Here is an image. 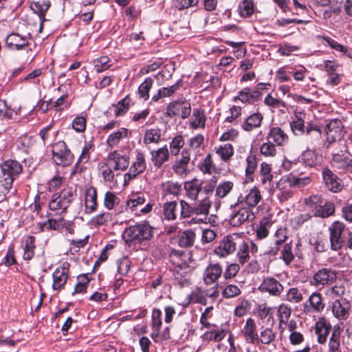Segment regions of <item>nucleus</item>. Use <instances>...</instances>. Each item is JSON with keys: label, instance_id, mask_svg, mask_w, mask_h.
<instances>
[{"label": "nucleus", "instance_id": "nucleus-1", "mask_svg": "<svg viewBox=\"0 0 352 352\" xmlns=\"http://www.w3.org/2000/svg\"><path fill=\"white\" fill-rule=\"evenodd\" d=\"M155 228L148 221H143L126 228L123 238L126 243L142 244L153 238Z\"/></svg>", "mask_w": 352, "mask_h": 352}, {"label": "nucleus", "instance_id": "nucleus-2", "mask_svg": "<svg viewBox=\"0 0 352 352\" xmlns=\"http://www.w3.org/2000/svg\"><path fill=\"white\" fill-rule=\"evenodd\" d=\"M76 197V192L72 188H64L60 193L53 195L49 203V208L58 214L65 213Z\"/></svg>", "mask_w": 352, "mask_h": 352}, {"label": "nucleus", "instance_id": "nucleus-3", "mask_svg": "<svg viewBox=\"0 0 352 352\" xmlns=\"http://www.w3.org/2000/svg\"><path fill=\"white\" fill-rule=\"evenodd\" d=\"M300 164L309 167L315 166L317 164V156L314 151L310 149L306 150L297 159L293 160L285 158L281 166L285 170L297 173Z\"/></svg>", "mask_w": 352, "mask_h": 352}, {"label": "nucleus", "instance_id": "nucleus-4", "mask_svg": "<svg viewBox=\"0 0 352 352\" xmlns=\"http://www.w3.org/2000/svg\"><path fill=\"white\" fill-rule=\"evenodd\" d=\"M52 159L55 164L63 167L72 165L74 155L64 141H58L52 145Z\"/></svg>", "mask_w": 352, "mask_h": 352}, {"label": "nucleus", "instance_id": "nucleus-5", "mask_svg": "<svg viewBox=\"0 0 352 352\" xmlns=\"http://www.w3.org/2000/svg\"><path fill=\"white\" fill-rule=\"evenodd\" d=\"M191 113L190 102L186 99H178L169 102L166 108V117L173 118L177 116L183 120L188 118Z\"/></svg>", "mask_w": 352, "mask_h": 352}, {"label": "nucleus", "instance_id": "nucleus-6", "mask_svg": "<svg viewBox=\"0 0 352 352\" xmlns=\"http://www.w3.org/2000/svg\"><path fill=\"white\" fill-rule=\"evenodd\" d=\"M345 229V224L339 221H334L329 226V239L331 249L332 250L338 251L344 245L345 237L344 236V232Z\"/></svg>", "mask_w": 352, "mask_h": 352}, {"label": "nucleus", "instance_id": "nucleus-7", "mask_svg": "<svg viewBox=\"0 0 352 352\" xmlns=\"http://www.w3.org/2000/svg\"><path fill=\"white\" fill-rule=\"evenodd\" d=\"M327 138L322 142V148L328 149L331 145L340 140L344 134L343 125L338 119L331 120L325 127Z\"/></svg>", "mask_w": 352, "mask_h": 352}, {"label": "nucleus", "instance_id": "nucleus-8", "mask_svg": "<svg viewBox=\"0 0 352 352\" xmlns=\"http://www.w3.org/2000/svg\"><path fill=\"white\" fill-rule=\"evenodd\" d=\"M331 165L339 174L347 172L352 173V157L350 158L344 153L333 154Z\"/></svg>", "mask_w": 352, "mask_h": 352}, {"label": "nucleus", "instance_id": "nucleus-9", "mask_svg": "<svg viewBox=\"0 0 352 352\" xmlns=\"http://www.w3.org/2000/svg\"><path fill=\"white\" fill-rule=\"evenodd\" d=\"M322 179L324 186L331 192H338L342 188V181L329 167L322 170Z\"/></svg>", "mask_w": 352, "mask_h": 352}, {"label": "nucleus", "instance_id": "nucleus-10", "mask_svg": "<svg viewBox=\"0 0 352 352\" xmlns=\"http://www.w3.org/2000/svg\"><path fill=\"white\" fill-rule=\"evenodd\" d=\"M351 307V303L346 298H338L332 302L333 316L340 320H346L349 316Z\"/></svg>", "mask_w": 352, "mask_h": 352}, {"label": "nucleus", "instance_id": "nucleus-11", "mask_svg": "<svg viewBox=\"0 0 352 352\" xmlns=\"http://www.w3.org/2000/svg\"><path fill=\"white\" fill-rule=\"evenodd\" d=\"M238 239L236 235L225 236L223 240L219 243V245L214 249V254L220 257H226L233 253L236 248L235 240Z\"/></svg>", "mask_w": 352, "mask_h": 352}, {"label": "nucleus", "instance_id": "nucleus-12", "mask_svg": "<svg viewBox=\"0 0 352 352\" xmlns=\"http://www.w3.org/2000/svg\"><path fill=\"white\" fill-rule=\"evenodd\" d=\"M336 272L331 268H321L313 276L312 285L318 287L331 284L336 279Z\"/></svg>", "mask_w": 352, "mask_h": 352}, {"label": "nucleus", "instance_id": "nucleus-13", "mask_svg": "<svg viewBox=\"0 0 352 352\" xmlns=\"http://www.w3.org/2000/svg\"><path fill=\"white\" fill-rule=\"evenodd\" d=\"M169 261L177 269L189 268L188 263L192 261V257L184 251L172 249L169 254Z\"/></svg>", "mask_w": 352, "mask_h": 352}, {"label": "nucleus", "instance_id": "nucleus-14", "mask_svg": "<svg viewBox=\"0 0 352 352\" xmlns=\"http://www.w3.org/2000/svg\"><path fill=\"white\" fill-rule=\"evenodd\" d=\"M69 267L68 263H64L60 268H56L53 272V289L59 290L66 284L68 279Z\"/></svg>", "mask_w": 352, "mask_h": 352}, {"label": "nucleus", "instance_id": "nucleus-15", "mask_svg": "<svg viewBox=\"0 0 352 352\" xmlns=\"http://www.w3.org/2000/svg\"><path fill=\"white\" fill-rule=\"evenodd\" d=\"M23 168L21 164L13 160H8L1 164V174L4 176L16 179L22 172Z\"/></svg>", "mask_w": 352, "mask_h": 352}, {"label": "nucleus", "instance_id": "nucleus-16", "mask_svg": "<svg viewBox=\"0 0 352 352\" xmlns=\"http://www.w3.org/2000/svg\"><path fill=\"white\" fill-rule=\"evenodd\" d=\"M129 165V157L126 155H121L117 151L111 152L108 155L107 166H111L113 170H125Z\"/></svg>", "mask_w": 352, "mask_h": 352}, {"label": "nucleus", "instance_id": "nucleus-17", "mask_svg": "<svg viewBox=\"0 0 352 352\" xmlns=\"http://www.w3.org/2000/svg\"><path fill=\"white\" fill-rule=\"evenodd\" d=\"M6 45L10 50L19 51L29 46V42L25 36L18 33H12L6 37Z\"/></svg>", "mask_w": 352, "mask_h": 352}, {"label": "nucleus", "instance_id": "nucleus-18", "mask_svg": "<svg viewBox=\"0 0 352 352\" xmlns=\"http://www.w3.org/2000/svg\"><path fill=\"white\" fill-rule=\"evenodd\" d=\"M305 138L312 146L313 149H316L322 140V131L318 126L308 124L305 130Z\"/></svg>", "mask_w": 352, "mask_h": 352}, {"label": "nucleus", "instance_id": "nucleus-19", "mask_svg": "<svg viewBox=\"0 0 352 352\" xmlns=\"http://www.w3.org/2000/svg\"><path fill=\"white\" fill-rule=\"evenodd\" d=\"M261 292H268L273 296H279L283 291V286L276 278L267 277L264 278L259 286Z\"/></svg>", "mask_w": 352, "mask_h": 352}, {"label": "nucleus", "instance_id": "nucleus-20", "mask_svg": "<svg viewBox=\"0 0 352 352\" xmlns=\"http://www.w3.org/2000/svg\"><path fill=\"white\" fill-rule=\"evenodd\" d=\"M288 175L283 176V177L286 179L287 182L289 183L291 187L300 188H303L311 183V178L308 176L300 177V175L302 174V172H299L298 170L297 173H294L292 170Z\"/></svg>", "mask_w": 352, "mask_h": 352}, {"label": "nucleus", "instance_id": "nucleus-21", "mask_svg": "<svg viewBox=\"0 0 352 352\" xmlns=\"http://www.w3.org/2000/svg\"><path fill=\"white\" fill-rule=\"evenodd\" d=\"M223 270L219 263L210 264L204 273V280L206 285L214 283L222 274Z\"/></svg>", "mask_w": 352, "mask_h": 352}, {"label": "nucleus", "instance_id": "nucleus-22", "mask_svg": "<svg viewBox=\"0 0 352 352\" xmlns=\"http://www.w3.org/2000/svg\"><path fill=\"white\" fill-rule=\"evenodd\" d=\"M276 188L278 191L277 197L280 202H285L289 200L294 195L291 189L292 187L290 186L283 177L276 183Z\"/></svg>", "mask_w": 352, "mask_h": 352}, {"label": "nucleus", "instance_id": "nucleus-23", "mask_svg": "<svg viewBox=\"0 0 352 352\" xmlns=\"http://www.w3.org/2000/svg\"><path fill=\"white\" fill-rule=\"evenodd\" d=\"M85 212L92 213L96 210L97 204V190L95 187L91 186L86 189L85 192Z\"/></svg>", "mask_w": 352, "mask_h": 352}, {"label": "nucleus", "instance_id": "nucleus-24", "mask_svg": "<svg viewBox=\"0 0 352 352\" xmlns=\"http://www.w3.org/2000/svg\"><path fill=\"white\" fill-rule=\"evenodd\" d=\"M190 271L189 268L176 269L174 271L175 285L180 288L188 287L190 285Z\"/></svg>", "mask_w": 352, "mask_h": 352}, {"label": "nucleus", "instance_id": "nucleus-25", "mask_svg": "<svg viewBox=\"0 0 352 352\" xmlns=\"http://www.w3.org/2000/svg\"><path fill=\"white\" fill-rule=\"evenodd\" d=\"M197 168L203 174L212 175L219 172L213 161L212 155L211 153H208L206 157L199 162Z\"/></svg>", "mask_w": 352, "mask_h": 352}, {"label": "nucleus", "instance_id": "nucleus-26", "mask_svg": "<svg viewBox=\"0 0 352 352\" xmlns=\"http://www.w3.org/2000/svg\"><path fill=\"white\" fill-rule=\"evenodd\" d=\"M267 139L276 146H283L288 141L287 135L280 127H272L267 135Z\"/></svg>", "mask_w": 352, "mask_h": 352}, {"label": "nucleus", "instance_id": "nucleus-27", "mask_svg": "<svg viewBox=\"0 0 352 352\" xmlns=\"http://www.w3.org/2000/svg\"><path fill=\"white\" fill-rule=\"evenodd\" d=\"M151 160L155 167H161L168 161L170 153L166 146L151 151Z\"/></svg>", "mask_w": 352, "mask_h": 352}, {"label": "nucleus", "instance_id": "nucleus-28", "mask_svg": "<svg viewBox=\"0 0 352 352\" xmlns=\"http://www.w3.org/2000/svg\"><path fill=\"white\" fill-rule=\"evenodd\" d=\"M254 217V214L249 208H241L231 216L230 224L234 227L240 226L244 222L248 221L250 218L253 219Z\"/></svg>", "mask_w": 352, "mask_h": 352}, {"label": "nucleus", "instance_id": "nucleus-29", "mask_svg": "<svg viewBox=\"0 0 352 352\" xmlns=\"http://www.w3.org/2000/svg\"><path fill=\"white\" fill-rule=\"evenodd\" d=\"M239 91V95L234 98V100H239L242 102L254 103L259 100L262 94L259 89H245Z\"/></svg>", "mask_w": 352, "mask_h": 352}, {"label": "nucleus", "instance_id": "nucleus-30", "mask_svg": "<svg viewBox=\"0 0 352 352\" xmlns=\"http://www.w3.org/2000/svg\"><path fill=\"white\" fill-rule=\"evenodd\" d=\"M184 189L188 198L192 200H197L201 192V183L199 180L194 179L184 183Z\"/></svg>", "mask_w": 352, "mask_h": 352}, {"label": "nucleus", "instance_id": "nucleus-31", "mask_svg": "<svg viewBox=\"0 0 352 352\" xmlns=\"http://www.w3.org/2000/svg\"><path fill=\"white\" fill-rule=\"evenodd\" d=\"M242 333L248 342L254 344L255 342H258V335L256 331L255 322L252 318H250L246 320Z\"/></svg>", "mask_w": 352, "mask_h": 352}, {"label": "nucleus", "instance_id": "nucleus-32", "mask_svg": "<svg viewBox=\"0 0 352 352\" xmlns=\"http://www.w3.org/2000/svg\"><path fill=\"white\" fill-rule=\"evenodd\" d=\"M214 151H215V153L219 156L221 160L226 163L230 162L234 153V147L230 143H226L224 144L215 146Z\"/></svg>", "mask_w": 352, "mask_h": 352}, {"label": "nucleus", "instance_id": "nucleus-33", "mask_svg": "<svg viewBox=\"0 0 352 352\" xmlns=\"http://www.w3.org/2000/svg\"><path fill=\"white\" fill-rule=\"evenodd\" d=\"M206 122V116L204 110L195 108L193 109L191 120L189 125L192 129H197L198 128H204Z\"/></svg>", "mask_w": 352, "mask_h": 352}, {"label": "nucleus", "instance_id": "nucleus-34", "mask_svg": "<svg viewBox=\"0 0 352 352\" xmlns=\"http://www.w3.org/2000/svg\"><path fill=\"white\" fill-rule=\"evenodd\" d=\"M263 119V117L261 113H254L245 120L241 125L242 128L246 131H250L252 129L260 126Z\"/></svg>", "mask_w": 352, "mask_h": 352}, {"label": "nucleus", "instance_id": "nucleus-35", "mask_svg": "<svg viewBox=\"0 0 352 352\" xmlns=\"http://www.w3.org/2000/svg\"><path fill=\"white\" fill-rule=\"evenodd\" d=\"M128 131L127 129L122 127L118 131L111 133L107 139V145L111 148L118 146L120 140L127 137Z\"/></svg>", "mask_w": 352, "mask_h": 352}, {"label": "nucleus", "instance_id": "nucleus-36", "mask_svg": "<svg viewBox=\"0 0 352 352\" xmlns=\"http://www.w3.org/2000/svg\"><path fill=\"white\" fill-rule=\"evenodd\" d=\"M335 204L331 201H326L323 206L316 208L314 216L320 218H328L335 213Z\"/></svg>", "mask_w": 352, "mask_h": 352}, {"label": "nucleus", "instance_id": "nucleus-37", "mask_svg": "<svg viewBox=\"0 0 352 352\" xmlns=\"http://www.w3.org/2000/svg\"><path fill=\"white\" fill-rule=\"evenodd\" d=\"M93 148V144L91 143L85 142L84 147L82 149L81 153L78 159V162L74 166V170L72 171V174L76 173V172L81 171L82 167L79 166L80 163H87L90 159V150Z\"/></svg>", "mask_w": 352, "mask_h": 352}, {"label": "nucleus", "instance_id": "nucleus-38", "mask_svg": "<svg viewBox=\"0 0 352 352\" xmlns=\"http://www.w3.org/2000/svg\"><path fill=\"white\" fill-rule=\"evenodd\" d=\"M14 181L11 177L0 173V203L6 199V195L10 192Z\"/></svg>", "mask_w": 352, "mask_h": 352}, {"label": "nucleus", "instance_id": "nucleus-39", "mask_svg": "<svg viewBox=\"0 0 352 352\" xmlns=\"http://www.w3.org/2000/svg\"><path fill=\"white\" fill-rule=\"evenodd\" d=\"M14 181L11 177L0 173V203L6 199V195L10 192Z\"/></svg>", "mask_w": 352, "mask_h": 352}, {"label": "nucleus", "instance_id": "nucleus-40", "mask_svg": "<svg viewBox=\"0 0 352 352\" xmlns=\"http://www.w3.org/2000/svg\"><path fill=\"white\" fill-rule=\"evenodd\" d=\"M14 181L11 177L0 173V203L6 199V195L10 192Z\"/></svg>", "mask_w": 352, "mask_h": 352}, {"label": "nucleus", "instance_id": "nucleus-41", "mask_svg": "<svg viewBox=\"0 0 352 352\" xmlns=\"http://www.w3.org/2000/svg\"><path fill=\"white\" fill-rule=\"evenodd\" d=\"M331 329V325L326 322H317L316 324V333L318 335V342L324 344Z\"/></svg>", "mask_w": 352, "mask_h": 352}, {"label": "nucleus", "instance_id": "nucleus-42", "mask_svg": "<svg viewBox=\"0 0 352 352\" xmlns=\"http://www.w3.org/2000/svg\"><path fill=\"white\" fill-rule=\"evenodd\" d=\"M51 3L49 0H43L42 1H34L31 4V9L32 11L37 14L40 20L43 22L44 17L45 15L46 11L50 7Z\"/></svg>", "mask_w": 352, "mask_h": 352}, {"label": "nucleus", "instance_id": "nucleus-43", "mask_svg": "<svg viewBox=\"0 0 352 352\" xmlns=\"http://www.w3.org/2000/svg\"><path fill=\"white\" fill-rule=\"evenodd\" d=\"M35 237L34 236H28L25 242L23 248V258L25 261H29L34 256Z\"/></svg>", "mask_w": 352, "mask_h": 352}, {"label": "nucleus", "instance_id": "nucleus-44", "mask_svg": "<svg viewBox=\"0 0 352 352\" xmlns=\"http://www.w3.org/2000/svg\"><path fill=\"white\" fill-rule=\"evenodd\" d=\"M195 233L191 230L184 231L178 239V245L182 248L190 247L194 244Z\"/></svg>", "mask_w": 352, "mask_h": 352}, {"label": "nucleus", "instance_id": "nucleus-45", "mask_svg": "<svg viewBox=\"0 0 352 352\" xmlns=\"http://www.w3.org/2000/svg\"><path fill=\"white\" fill-rule=\"evenodd\" d=\"M236 257L241 265L248 262L250 260V245L248 243L243 241L239 245Z\"/></svg>", "mask_w": 352, "mask_h": 352}, {"label": "nucleus", "instance_id": "nucleus-46", "mask_svg": "<svg viewBox=\"0 0 352 352\" xmlns=\"http://www.w3.org/2000/svg\"><path fill=\"white\" fill-rule=\"evenodd\" d=\"M185 144L184 139L182 135H177L169 143L170 153L172 155H177Z\"/></svg>", "mask_w": 352, "mask_h": 352}, {"label": "nucleus", "instance_id": "nucleus-47", "mask_svg": "<svg viewBox=\"0 0 352 352\" xmlns=\"http://www.w3.org/2000/svg\"><path fill=\"white\" fill-rule=\"evenodd\" d=\"M201 192H200V196L204 195L203 198H208L210 199L214 192V190L217 186V179L215 177L206 182H201Z\"/></svg>", "mask_w": 352, "mask_h": 352}, {"label": "nucleus", "instance_id": "nucleus-48", "mask_svg": "<svg viewBox=\"0 0 352 352\" xmlns=\"http://www.w3.org/2000/svg\"><path fill=\"white\" fill-rule=\"evenodd\" d=\"M309 302L311 307L316 312H321L324 309L325 305L322 302V294L317 292L311 294Z\"/></svg>", "mask_w": 352, "mask_h": 352}, {"label": "nucleus", "instance_id": "nucleus-49", "mask_svg": "<svg viewBox=\"0 0 352 352\" xmlns=\"http://www.w3.org/2000/svg\"><path fill=\"white\" fill-rule=\"evenodd\" d=\"M294 254L292 252V243H285L282 245L280 250V258L283 261L285 265H289L294 259Z\"/></svg>", "mask_w": 352, "mask_h": 352}, {"label": "nucleus", "instance_id": "nucleus-50", "mask_svg": "<svg viewBox=\"0 0 352 352\" xmlns=\"http://www.w3.org/2000/svg\"><path fill=\"white\" fill-rule=\"evenodd\" d=\"M131 99L129 96L120 100L117 104L114 105V113L116 117L123 116L129 110Z\"/></svg>", "mask_w": 352, "mask_h": 352}, {"label": "nucleus", "instance_id": "nucleus-51", "mask_svg": "<svg viewBox=\"0 0 352 352\" xmlns=\"http://www.w3.org/2000/svg\"><path fill=\"white\" fill-rule=\"evenodd\" d=\"M177 204L175 201L166 202L163 205V215L164 219L166 220H175L176 219V208Z\"/></svg>", "mask_w": 352, "mask_h": 352}, {"label": "nucleus", "instance_id": "nucleus-52", "mask_svg": "<svg viewBox=\"0 0 352 352\" xmlns=\"http://www.w3.org/2000/svg\"><path fill=\"white\" fill-rule=\"evenodd\" d=\"M254 4L252 0H243L239 5L241 16L248 17L254 13Z\"/></svg>", "mask_w": 352, "mask_h": 352}, {"label": "nucleus", "instance_id": "nucleus-53", "mask_svg": "<svg viewBox=\"0 0 352 352\" xmlns=\"http://www.w3.org/2000/svg\"><path fill=\"white\" fill-rule=\"evenodd\" d=\"M146 199L143 193L139 192L135 195H133L131 197L126 201L125 208H130L132 211L135 208L145 203Z\"/></svg>", "mask_w": 352, "mask_h": 352}, {"label": "nucleus", "instance_id": "nucleus-54", "mask_svg": "<svg viewBox=\"0 0 352 352\" xmlns=\"http://www.w3.org/2000/svg\"><path fill=\"white\" fill-rule=\"evenodd\" d=\"M161 138V131L158 128L147 129L144 137L145 144L159 142Z\"/></svg>", "mask_w": 352, "mask_h": 352}, {"label": "nucleus", "instance_id": "nucleus-55", "mask_svg": "<svg viewBox=\"0 0 352 352\" xmlns=\"http://www.w3.org/2000/svg\"><path fill=\"white\" fill-rule=\"evenodd\" d=\"M78 282L74 287V292L72 293L74 294H83L86 292L88 284L90 281L89 278L87 274H80L77 278Z\"/></svg>", "mask_w": 352, "mask_h": 352}, {"label": "nucleus", "instance_id": "nucleus-56", "mask_svg": "<svg viewBox=\"0 0 352 352\" xmlns=\"http://www.w3.org/2000/svg\"><path fill=\"white\" fill-rule=\"evenodd\" d=\"M260 177L263 184L272 182L274 176L272 173V167L267 162H262L260 167Z\"/></svg>", "mask_w": 352, "mask_h": 352}, {"label": "nucleus", "instance_id": "nucleus-57", "mask_svg": "<svg viewBox=\"0 0 352 352\" xmlns=\"http://www.w3.org/2000/svg\"><path fill=\"white\" fill-rule=\"evenodd\" d=\"M276 146L272 142L267 140L261 145L260 153L265 157H273L277 153Z\"/></svg>", "mask_w": 352, "mask_h": 352}, {"label": "nucleus", "instance_id": "nucleus-58", "mask_svg": "<svg viewBox=\"0 0 352 352\" xmlns=\"http://www.w3.org/2000/svg\"><path fill=\"white\" fill-rule=\"evenodd\" d=\"M261 199V195L258 189L256 187L251 189L245 196V201L250 207L256 206Z\"/></svg>", "mask_w": 352, "mask_h": 352}, {"label": "nucleus", "instance_id": "nucleus-59", "mask_svg": "<svg viewBox=\"0 0 352 352\" xmlns=\"http://www.w3.org/2000/svg\"><path fill=\"white\" fill-rule=\"evenodd\" d=\"M111 59L107 56H102L93 60L94 69L97 72H101L110 67Z\"/></svg>", "mask_w": 352, "mask_h": 352}, {"label": "nucleus", "instance_id": "nucleus-60", "mask_svg": "<svg viewBox=\"0 0 352 352\" xmlns=\"http://www.w3.org/2000/svg\"><path fill=\"white\" fill-rule=\"evenodd\" d=\"M162 325V311L159 309L154 308L152 311V332L160 331L161 330Z\"/></svg>", "mask_w": 352, "mask_h": 352}, {"label": "nucleus", "instance_id": "nucleus-61", "mask_svg": "<svg viewBox=\"0 0 352 352\" xmlns=\"http://www.w3.org/2000/svg\"><path fill=\"white\" fill-rule=\"evenodd\" d=\"M226 333L223 330H211L205 332L202 336L201 338L206 341L214 340L219 342L224 338Z\"/></svg>", "mask_w": 352, "mask_h": 352}, {"label": "nucleus", "instance_id": "nucleus-62", "mask_svg": "<svg viewBox=\"0 0 352 352\" xmlns=\"http://www.w3.org/2000/svg\"><path fill=\"white\" fill-rule=\"evenodd\" d=\"M211 207V201L208 198H202L197 206H195V214L207 216Z\"/></svg>", "mask_w": 352, "mask_h": 352}, {"label": "nucleus", "instance_id": "nucleus-63", "mask_svg": "<svg viewBox=\"0 0 352 352\" xmlns=\"http://www.w3.org/2000/svg\"><path fill=\"white\" fill-rule=\"evenodd\" d=\"M151 338L155 343H162L164 341L170 338V329L166 327L162 331L151 332Z\"/></svg>", "mask_w": 352, "mask_h": 352}, {"label": "nucleus", "instance_id": "nucleus-64", "mask_svg": "<svg viewBox=\"0 0 352 352\" xmlns=\"http://www.w3.org/2000/svg\"><path fill=\"white\" fill-rule=\"evenodd\" d=\"M233 183L230 181L220 184L217 188L215 195L219 198H223L228 195L233 188Z\"/></svg>", "mask_w": 352, "mask_h": 352}]
</instances>
